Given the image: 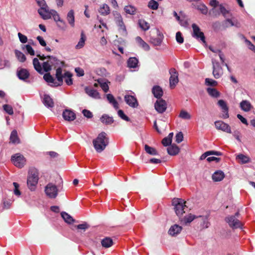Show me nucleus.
<instances>
[{"label":"nucleus","mask_w":255,"mask_h":255,"mask_svg":"<svg viewBox=\"0 0 255 255\" xmlns=\"http://www.w3.org/2000/svg\"><path fill=\"white\" fill-rule=\"evenodd\" d=\"M179 117L180 118L185 120H190L191 118V115L187 112L184 110L181 111Z\"/></svg>","instance_id":"de8ad7c7"},{"label":"nucleus","mask_w":255,"mask_h":255,"mask_svg":"<svg viewBox=\"0 0 255 255\" xmlns=\"http://www.w3.org/2000/svg\"><path fill=\"white\" fill-rule=\"evenodd\" d=\"M26 49L28 53H29L31 55H34L35 52L32 47L30 45H24L22 47V49Z\"/></svg>","instance_id":"5fc2aeb1"},{"label":"nucleus","mask_w":255,"mask_h":255,"mask_svg":"<svg viewBox=\"0 0 255 255\" xmlns=\"http://www.w3.org/2000/svg\"><path fill=\"white\" fill-rule=\"evenodd\" d=\"M10 142L12 144H18L20 142V140L18 136L17 131L16 130H13L10 134Z\"/></svg>","instance_id":"4be33fe9"},{"label":"nucleus","mask_w":255,"mask_h":255,"mask_svg":"<svg viewBox=\"0 0 255 255\" xmlns=\"http://www.w3.org/2000/svg\"><path fill=\"white\" fill-rule=\"evenodd\" d=\"M176 142L178 143H180L183 140V134L182 132H179L176 134Z\"/></svg>","instance_id":"4d7b16f0"},{"label":"nucleus","mask_w":255,"mask_h":255,"mask_svg":"<svg viewBox=\"0 0 255 255\" xmlns=\"http://www.w3.org/2000/svg\"><path fill=\"white\" fill-rule=\"evenodd\" d=\"M207 91L209 95L214 98H218L220 96V93L215 88H208Z\"/></svg>","instance_id":"79ce46f5"},{"label":"nucleus","mask_w":255,"mask_h":255,"mask_svg":"<svg viewBox=\"0 0 255 255\" xmlns=\"http://www.w3.org/2000/svg\"><path fill=\"white\" fill-rule=\"evenodd\" d=\"M192 28L193 29L192 36L197 39H200L204 43L206 44L204 34L201 31L200 27L196 24L193 23Z\"/></svg>","instance_id":"1a4fd4ad"},{"label":"nucleus","mask_w":255,"mask_h":255,"mask_svg":"<svg viewBox=\"0 0 255 255\" xmlns=\"http://www.w3.org/2000/svg\"><path fill=\"white\" fill-rule=\"evenodd\" d=\"M172 203L174 206V209L176 215L179 217H181L185 213L184 210L186 207V201L181 198H174Z\"/></svg>","instance_id":"423d86ee"},{"label":"nucleus","mask_w":255,"mask_h":255,"mask_svg":"<svg viewBox=\"0 0 255 255\" xmlns=\"http://www.w3.org/2000/svg\"><path fill=\"white\" fill-rule=\"evenodd\" d=\"M61 215L64 220L68 224H71L75 222V220L72 217L65 212H62Z\"/></svg>","instance_id":"7c9ffc66"},{"label":"nucleus","mask_w":255,"mask_h":255,"mask_svg":"<svg viewBox=\"0 0 255 255\" xmlns=\"http://www.w3.org/2000/svg\"><path fill=\"white\" fill-rule=\"evenodd\" d=\"M198 217H202L201 216H198ZM198 218L197 216H196L191 214H189L188 215L184 217V218L181 221L185 225H187V224L190 223L194 219Z\"/></svg>","instance_id":"bb28decb"},{"label":"nucleus","mask_w":255,"mask_h":255,"mask_svg":"<svg viewBox=\"0 0 255 255\" xmlns=\"http://www.w3.org/2000/svg\"><path fill=\"white\" fill-rule=\"evenodd\" d=\"M224 177V173L221 170H218L215 172L212 175V179L215 182H218L222 180Z\"/></svg>","instance_id":"5701e85b"},{"label":"nucleus","mask_w":255,"mask_h":255,"mask_svg":"<svg viewBox=\"0 0 255 255\" xmlns=\"http://www.w3.org/2000/svg\"><path fill=\"white\" fill-rule=\"evenodd\" d=\"M14 52L16 57L20 62H24V61H25L26 58L23 53L17 50H15Z\"/></svg>","instance_id":"a18cd8bd"},{"label":"nucleus","mask_w":255,"mask_h":255,"mask_svg":"<svg viewBox=\"0 0 255 255\" xmlns=\"http://www.w3.org/2000/svg\"><path fill=\"white\" fill-rule=\"evenodd\" d=\"M14 186V194L17 195V196H19L20 195V191L18 190V188H19V185L18 183H16V182H13V183Z\"/></svg>","instance_id":"69168bd1"},{"label":"nucleus","mask_w":255,"mask_h":255,"mask_svg":"<svg viewBox=\"0 0 255 255\" xmlns=\"http://www.w3.org/2000/svg\"><path fill=\"white\" fill-rule=\"evenodd\" d=\"M99 12L101 15H107L110 13V9L108 5L104 3L100 7Z\"/></svg>","instance_id":"c756f323"},{"label":"nucleus","mask_w":255,"mask_h":255,"mask_svg":"<svg viewBox=\"0 0 255 255\" xmlns=\"http://www.w3.org/2000/svg\"><path fill=\"white\" fill-rule=\"evenodd\" d=\"M144 150L146 152L151 155H156L158 154V152L155 148L149 146V145L145 144L144 145Z\"/></svg>","instance_id":"58836bf2"},{"label":"nucleus","mask_w":255,"mask_h":255,"mask_svg":"<svg viewBox=\"0 0 255 255\" xmlns=\"http://www.w3.org/2000/svg\"><path fill=\"white\" fill-rule=\"evenodd\" d=\"M118 116L123 120L128 122L130 121V119L125 114L124 112L122 110H119L118 111Z\"/></svg>","instance_id":"3c124183"},{"label":"nucleus","mask_w":255,"mask_h":255,"mask_svg":"<svg viewBox=\"0 0 255 255\" xmlns=\"http://www.w3.org/2000/svg\"><path fill=\"white\" fill-rule=\"evenodd\" d=\"M82 113L85 117L88 119L92 118L93 116L92 113L89 110L86 109L83 110L82 111Z\"/></svg>","instance_id":"13d9d810"},{"label":"nucleus","mask_w":255,"mask_h":255,"mask_svg":"<svg viewBox=\"0 0 255 255\" xmlns=\"http://www.w3.org/2000/svg\"><path fill=\"white\" fill-rule=\"evenodd\" d=\"M176 40L179 44H182L184 42V38L182 36V33L180 31H178L176 34Z\"/></svg>","instance_id":"864d4df0"},{"label":"nucleus","mask_w":255,"mask_h":255,"mask_svg":"<svg viewBox=\"0 0 255 255\" xmlns=\"http://www.w3.org/2000/svg\"><path fill=\"white\" fill-rule=\"evenodd\" d=\"M124 99L126 103L132 108H136L138 106L136 98L133 96L126 95Z\"/></svg>","instance_id":"2eb2a0df"},{"label":"nucleus","mask_w":255,"mask_h":255,"mask_svg":"<svg viewBox=\"0 0 255 255\" xmlns=\"http://www.w3.org/2000/svg\"><path fill=\"white\" fill-rule=\"evenodd\" d=\"M154 108L159 113H163L167 109V104L165 100L159 99L157 100L154 104Z\"/></svg>","instance_id":"ddd939ff"},{"label":"nucleus","mask_w":255,"mask_h":255,"mask_svg":"<svg viewBox=\"0 0 255 255\" xmlns=\"http://www.w3.org/2000/svg\"><path fill=\"white\" fill-rule=\"evenodd\" d=\"M218 105L221 107L223 113L222 118L227 119L229 117V108L226 103L223 100H220L218 102Z\"/></svg>","instance_id":"dca6fc26"},{"label":"nucleus","mask_w":255,"mask_h":255,"mask_svg":"<svg viewBox=\"0 0 255 255\" xmlns=\"http://www.w3.org/2000/svg\"><path fill=\"white\" fill-rule=\"evenodd\" d=\"M51 16L53 17L54 21L56 22H58V20H60V17L58 12L53 9H51L49 10V18Z\"/></svg>","instance_id":"37998d69"},{"label":"nucleus","mask_w":255,"mask_h":255,"mask_svg":"<svg viewBox=\"0 0 255 255\" xmlns=\"http://www.w3.org/2000/svg\"><path fill=\"white\" fill-rule=\"evenodd\" d=\"M60 159V154L53 151H49V163L50 164H55Z\"/></svg>","instance_id":"f3484780"},{"label":"nucleus","mask_w":255,"mask_h":255,"mask_svg":"<svg viewBox=\"0 0 255 255\" xmlns=\"http://www.w3.org/2000/svg\"><path fill=\"white\" fill-rule=\"evenodd\" d=\"M38 172L37 169L31 168L28 171V175L27 180V186L31 190H35L38 183Z\"/></svg>","instance_id":"39448f33"},{"label":"nucleus","mask_w":255,"mask_h":255,"mask_svg":"<svg viewBox=\"0 0 255 255\" xmlns=\"http://www.w3.org/2000/svg\"><path fill=\"white\" fill-rule=\"evenodd\" d=\"M107 98L109 103L113 105L115 109H118L119 108V105L118 102L116 100L113 95L108 94L107 95Z\"/></svg>","instance_id":"c85d7f7f"},{"label":"nucleus","mask_w":255,"mask_h":255,"mask_svg":"<svg viewBox=\"0 0 255 255\" xmlns=\"http://www.w3.org/2000/svg\"><path fill=\"white\" fill-rule=\"evenodd\" d=\"M60 61L56 57L49 56V71L52 67L56 68L59 64Z\"/></svg>","instance_id":"b1692460"},{"label":"nucleus","mask_w":255,"mask_h":255,"mask_svg":"<svg viewBox=\"0 0 255 255\" xmlns=\"http://www.w3.org/2000/svg\"><path fill=\"white\" fill-rule=\"evenodd\" d=\"M138 60L135 57H130L128 61V65L129 68H135L138 63Z\"/></svg>","instance_id":"a19ab883"},{"label":"nucleus","mask_w":255,"mask_h":255,"mask_svg":"<svg viewBox=\"0 0 255 255\" xmlns=\"http://www.w3.org/2000/svg\"><path fill=\"white\" fill-rule=\"evenodd\" d=\"M86 39V37L83 31L81 33V38L78 44L76 46L77 49H80L82 48L85 45V42Z\"/></svg>","instance_id":"e433bc0d"},{"label":"nucleus","mask_w":255,"mask_h":255,"mask_svg":"<svg viewBox=\"0 0 255 255\" xmlns=\"http://www.w3.org/2000/svg\"><path fill=\"white\" fill-rule=\"evenodd\" d=\"M213 65V75L216 79L219 78L223 74V69L219 63L215 59L212 60Z\"/></svg>","instance_id":"9b49d317"},{"label":"nucleus","mask_w":255,"mask_h":255,"mask_svg":"<svg viewBox=\"0 0 255 255\" xmlns=\"http://www.w3.org/2000/svg\"><path fill=\"white\" fill-rule=\"evenodd\" d=\"M152 93L154 96L158 99H160L163 94L162 88L159 86H154L152 89Z\"/></svg>","instance_id":"aec40b11"},{"label":"nucleus","mask_w":255,"mask_h":255,"mask_svg":"<svg viewBox=\"0 0 255 255\" xmlns=\"http://www.w3.org/2000/svg\"><path fill=\"white\" fill-rule=\"evenodd\" d=\"M100 120L102 123L106 125H111L114 122L113 118L110 117L108 115L104 114L100 118Z\"/></svg>","instance_id":"393cba45"},{"label":"nucleus","mask_w":255,"mask_h":255,"mask_svg":"<svg viewBox=\"0 0 255 255\" xmlns=\"http://www.w3.org/2000/svg\"><path fill=\"white\" fill-rule=\"evenodd\" d=\"M240 213L237 212L235 215L228 216L225 218V221L228 223L229 226L232 229L240 228L242 227V223L237 218L239 216Z\"/></svg>","instance_id":"0eeeda50"},{"label":"nucleus","mask_w":255,"mask_h":255,"mask_svg":"<svg viewBox=\"0 0 255 255\" xmlns=\"http://www.w3.org/2000/svg\"><path fill=\"white\" fill-rule=\"evenodd\" d=\"M236 159L240 160V163L242 164H245L250 162V158L243 154H239L237 155Z\"/></svg>","instance_id":"473e14b6"},{"label":"nucleus","mask_w":255,"mask_h":255,"mask_svg":"<svg viewBox=\"0 0 255 255\" xmlns=\"http://www.w3.org/2000/svg\"><path fill=\"white\" fill-rule=\"evenodd\" d=\"M171 75L169 78V84L171 89H173L178 83V73L175 68H171L169 71Z\"/></svg>","instance_id":"f8f14e48"},{"label":"nucleus","mask_w":255,"mask_h":255,"mask_svg":"<svg viewBox=\"0 0 255 255\" xmlns=\"http://www.w3.org/2000/svg\"><path fill=\"white\" fill-rule=\"evenodd\" d=\"M150 42L155 46H159L162 41V38L161 36H158L156 37H151L150 40Z\"/></svg>","instance_id":"c03bdc74"},{"label":"nucleus","mask_w":255,"mask_h":255,"mask_svg":"<svg viewBox=\"0 0 255 255\" xmlns=\"http://www.w3.org/2000/svg\"><path fill=\"white\" fill-rule=\"evenodd\" d=\"M240 108L245 112H249L252 108L251 104L247 100H243L240 103Z\"/></svg>","instance_id":"cd10ccee"},{"label":"nucleus","mask_w":255,"mask_h":255,"mask_svg":"<svg viewBox=\"0 0 255 255\" xmlns=\"http://www.w3.org/2000/svg\"><path fill=\"white\" fill-rule=\"evenodd\" d=\"M18 36L19 37L20 41L22 43H25L27 41V37L21 34V33H18Z\"/></svg>","instance_id":"680f3d73"},{"label":"nucleus","mask_w":255,"mask_h":255,"mask_svg":"<svg viewBox=\"0 0 255 255\" xmlns=\"http://www.w3.org/2000/svg\"><path fill=\"white\" fill-rule=\"evenodd\" d=\"M38 5L40 8L38 9V13L44 19L48 18V11L46 7L47 5L44 0H36Z\"/></svg>","instance_id":"9d476101"},{"label":"nucleus","mask_w":255,"mask_h":255,"mask_svg":"<svg viewBox=\"0 0 255 255\" xmlns=\"http://www.w3.org/2000/svg\"><path fill=\"white\" fill-rule=\"evenodd\" d=\"M75 71L77 76L81 77L84 75V71L80 67L75 68Z\"/></svg>","instance_id":"052dcab7"},{"label":"nucleus","mask_w":255,"mask_h":255,"mask_svg":"<svg viewBox=\"0 0 255 255\" xmlns=\"http://www.w3.org/2000/svg\"><path fill=\"white\" fill-rule=\"evenodd\" d=\"M168 153L170 155H175L180 151L179 148L175 144H172L167 148Z\"/></svg>","instance_id":"a878e982"},{"label":"nucleus","mask_w":255,"mask_h":255,"mask_svg":"<svg viewBox=\"0 0 255 255\" xmlns=\"http://www.w3.org/2000/svg\"><path fill=\"white\" fill-rule=\"evenodd\" d=\"M220 12L222 13L224 17L226 16V14L229 13V11L222 5H220Z\"/></svg>","instance_id":"e2e57ef3"},{"label":"nucleus","mask_w":255,"mask_h":255,"mask_svg":"<svg viewBox=\"0 0 255 255\" xmlns=\"http://www.w3.org/2000/svg\"><path fill=\"white\" fill-rule=\"evenodd\" d=\"M209 14L212 16L217 17L220 14V12L216 7H213L210 10Z\"/></svg>","instance_id":"603ef678"},{"label":"nucleus","mask_w":255,"mask_h":255,"mask_svg":"<svg viewBox=\"0 0 255 255\" xmlns=\"http://www.w3.org/2000/svg\"><path fill=\"white\" fill-rule=\"evenodd\" d=\"M62 116L64 119L67 121H73L76 119V114L70 110H64Z\"/></svg>","instance_id":"a211bd4d"},{"label":"nucleus","mask_w":255,"mask_h":255,"mask_svg":"<svg viewBox=\"0 0 255 255\" xmlns=\"http://www.w3.org/2000/svg\"><path fill=\"white\" fill-rule=\"evenodd\" d=\"M182 228L178 225L175 224L172 226L168 231L169 235L174 236L178 235L182 230Z\"/></svg>","instance_id":"412c9836"},{"label":"nucleus","mask_w":255,"mask_h":255,"mask_svg":"<svg viewBox=\"0 0 255 255\" xmlns=\"http://www.w3.org/2000/svg\"><path fill=\"white\" fill-rule=\"evenodd\" d=\"M40 97L42 100V103L44 104L45 106H48V95L45 92H41L40 93Z\"/></svg>","instance_id":"8fccbe9b"},{"label":"nucleus","mask_w":255,"mask_h":255,"mask_svg":"<svg viewBox=\"0 0 255 255\" xmlns=\"http://www.w3.org/2000/svg\"><path fill=\"white\" fill-rule=\"evenodd\" d=\"M67 19L69 22V23L73 27L74 26V22H75V17H74V12L73 10H70L67 16Z\"/></svg>","instance_id":"f704fd0d"},{"label":"nucleus","mask_w":255,"mask_h":255,"mask_svg":"<svg viewBox=\"0 0 255 255\" xmlns=\"http://www.w3.org/2000/svg\"><path fill=\"white\" fill-rule=\"evenodd\" d=\"M162 144L164 146H169V145H170L171 144V141L169 139H168V138L167 137H164L162 140Z\"/></svg>","instance_id":"338daca9"},{"label":"nucleus","mask_w":255,"mask_h":255,"mask_svg":"<svg viewBox=\"0 0 255 255\" xmlns=\"http://www.w3.org/2000/svg\"><path fill=\"white\" fill-rule=\"evenodd\" d=\"M195 8L199 10L202 14H207L208 11V8L206 5L203 3H200L198 5H194Z\"/></svg>","instance_id":"72a5a7b5"},{"label":"nucleus","mask_w":255,"mask_h":255,"mask_svg":"<svg viewBox=\"0 0 255 255\" xmlns=\"http://www.w3.org/2000/svg\"><path fill=\"white\" fill-rule=\"evenodd\" d=\"M85 91L87 94L89 96L97 99H100V96L99 93L97 90L94 89H90L87 87L85 88Z\"/></svg>","instance_id":"6ab92c4d"},{"label":"nucleus","mask_w":255,"mask_h":255,"mask_svg":"<svg viewBox=\"0 0 255 255\" xmlns=\"http://www.w3.org/2000/svg\"><path fill=\"white\" fill-rule=\"evenodd\" d=\"M17 76L19 79L25 80L28 77L29 73L26 70L21 69L17 72Z\"/></svg>","instance_id":"ea45409f"},{"label":"nucleus","mask_w":255,"mask_h":255,"mask_svg":"<svg viewBox=\"0 0 255 255\" xmlns=\"http://www.w3.org/2000/svg\"><path fill=\"white\" fill-rule=\"evenodd\" d=\"M11 160L13 164L18 168L22 167L26 162V159L23 155L19 153L12 155Z\"/></svg>","instance_id":"6e6552de"},{"label":"nucleus","mask_w":255,"mask_h":255,"mask_svg":"<svg viewBox=\"0 0 255 255\" xmlns=\"http://www.w3.org/2000/svg\"><path fill=\"white\" fill-rule=\"evenodd\" d=\"M138 23L139 27L144 31L148 30L150 27L149 24L144 19H139Z\"/></svg>","instance_id":"4c0bfd02"},{"label":"nucleus","mask_w":255,"mask_h":255,"mask_svg":"<svg viewBox=\"0 0 255 255\" xmlns=\"http://www.w3.org/2000/svg\"><path fill=\"white\" fill-rule=\"evenodd\" d=\"M124 10L127 14L134 15L136 13V8L132 5H128L125 6Z\"/></svg>","instance_id":"c9c22d12"},{"label":"nucleus","mask_w":255,"mask_h":255,"mask_svg":"<svg viewBox=\"0 0 255 255\" xmlns=\"http://www.w3.org/2000/svg\"><path fill=\"white\" fill-rule=\"evenodd\" d=\"M215 126L217 129L221 130L227 133H231V129L230 126L224 122L219 121L215 122Z\"/></svg>","instance_id":"4468645a"},{"label":"nucleus","mask_w":255,"mask_h":255,"mask_svg":"<svg viewBox=\"0 0 255 255\" xmlns=\"http://www.w3.org/2000/svg\"><path fill=\"white\" fill-rule=\"evenodd\" d=\"M2 108L3 110L8 115H12L13 114V109L10 105L5 104L3 105Z\"/></svg>","instance_id":"09e8293b"},{"label":"nucleus","mask_w":255,"mask_h":255,"mask_svg":"<svg viewBox=\"0 0 255 255\" xmlns=\"http://www.w3.org/2000/svg\"><path fill=\"white\" fill-rule=\"evenodd\" d=\"M109 138L105 132L99 133L97 138L93 140L94 147L97 152L103 151L108 145Z\"/></svg>","instance_id":"7ed1b4c3"},{"label":"nucleus","mask_w":255,"mask_h":255,"mask_svg":"<svg viewBox=\"0 0 255 255\" xmlns=\"http://www.w3.org/2000/svg\"><path fill=\"white\" fill-rule=\"evenodd\" d=\"M76 227L78 229L83 230L85 231L90 227V226L87 223H84L82 224L78 225Z\"/></svg>","instance_id":"bf43d9fd"},{"label":"nucleus","mask_w":255,"mask_h":255,"mask_svg":"<svg viewBox=\"0 0 255 255\" xmlns=\"http://www.w3.org/2000/svg\"><path fill=\"white\" fill-rule=\"evenodd\" d=\"M101 244L103 247L108 248L113 245V241L111 238L106 237L101 241Z\"/></svg>","instance_id":"2f4dec72"},{"label":"nucleus","mask_w":255,"mask_h":255,"mask_svg":"<svg viewBox=\"0 0 255 255\" xmlns=\"http://www.w3.org/2000/svg\"><path fill=\"white\" fill-rule=\"evenodd\" d=\"M117 24L121 29H122L124 31H126V27L124 24L123 19L121 20L120 22H118Z\"/></svg>","instance_id":"774afa93"},{"label":"nucleus","mask_w":255,"mask_h":255,"mask_svg":"<svg viewBox=\"0 0 255 255\" xmlns=\"http://www.w3.org/2000/svg\"><path fill=\"white\" fill-rule=\"evenodd\" d=\"M245 42L250 49L253 51L255 50V46L250 40L245 39Z\"/></svg>","instance_id":"0e129e2a"},{"label":"nucleus","mask_w":255,"mask_h":255,"mask_svg":"<svg viewBox=\"0 0 255 255\" xmlns=\"http://www.w3.org/2000/svg\"><path fill=\"white\" fill-rule=\"evenodd\" d=\"M205 83L207 85L215 86L217 85V82L214 80L210 78H206L205 79Z\"/></svg>","instance_id":"6e6d98bb"},{"label":"nucleus","mask_w":255,"mask_h":255,"mask_svg":"<svg viewBox=\"0 0 255 255\" xmlns=\"http://www.w3.org/2000/svg\"><path fill=\"white\" fill-rule=\"evenodd\" d=\"M49 182V198L54 199L58 194L59 188L62 184V179L60 176L55 173L50 176Z\"/></svg>","instance_id":"f03ea898"},{"label":"nucleus","mask_w":255,"mask_h":255,"mask_svg":"<svg viewBox=\"0 0 255 255\" xmlns=\"http://www.w3.org/2000/svg\"><path fill=\"white\" fill-rule=\"evenodd\" d=\"M158 2L154 0H150L148 3V7L152 10H156L158 7Z\"/></svg>","instance_id":"49530a36"},{"label":"nucleus","mask_w":255,"mask_h":255,"mask_svg":"<svg viewBox=\"0 0 255 255\" xmlns=\"http://www.w3.org/2000/svg\"><path fill=\"white\" fill-rule=\"evenodd\" d=\"M33 65L34 69L40 74H44L43 78L48 82V62H43L40 63L37 58L33 59Z\"/></svg>","instance_id":"20e7f679"},{"label":"nucleus","mask_w":255,"mask_h":255,"mask_svg":"<svg viewBox=\"0 0 255 255\" xmlns=\"http://www.w3.org/2000/svg\"><path fill=\"white\" fill-rule=\"evenodd\" d=\"M62 68L58 67L56 69V80L50 74L49 72V84H51V86L57 87L62 85L63 78L66 84L68 86L73 84V79L72 78L73 74L69 71H65L64 75L62 73Z\"/></svg>","instance_id":"f257e3e1"}]
</instances>
